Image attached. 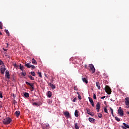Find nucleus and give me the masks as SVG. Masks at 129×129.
<instances>
[{
    "label": "nucleus",
    "mask_w": 129,
    "mask_h": 129,
    "mask_svg": "<svg viewBox=\"0 0 129 129\" xmlns=\"http://www.w3.org/2000/svg\"><path fill=\"white\" fill-rule=\"evenodd\" d=\"M12 122V118L10 117H7L3 120V123L4 124H9Z\"/></svg>",
    "instance_id": "nucleus-1"
},
{
    "label": "nucleus",
    "mask_w": 129,
    "mask_h": 129,
    "mask_svg": "<svg viewBox=\"0 0 129 129\" xmlns=\"http://www.w3.org/2000/svg\"><path fill=\"white\" fill-rule=\"evenodd\" d=\"M89 70L92 71V73H95V68L92 64H89Z\"/></svg>",
    "instance_id": "nucleus-2"
},
{
    "label": "nucleus",
    "mask_w": 129,
    "mask_h": 129,
    "mask_svg": "<svg viewBox=\"0 0 129 129\" xmlns=\"http://www.w3.org/2000/svg\"><path fill=\"white\" fill-rule=\"evenodd\" d=\"M25 83L27 84V85H29V86H30V89H31V91H34L35 90V86H34V83L31 84L28 82H25Z\"/></svg>",
    "instance_id": "nucleus-3"
},
{
    "label": "nucleus",
    "mask_w": 129,
    "mask_h": 129,
    "mask_svg": "<svg viewBox=\"0 0 129 129\" xmlns=\"http://www.w3.org/2000/svg\"><path fill=\"white\" fill-rule=\"evenodd\" d=\"M105 91L107 94H111V89L108 86H106L105 87Z\"/></svg>",
    "instance_id": "nucleus-4"
},
{
    "label": "nucleus",
    "mask_w": 129,
    "mask_h": 129,
    "mask_svg": "<svg viewBox=\"0 0 129 129\" xmlns=\"http://www.w3.org/2000/svg\"><path fill=\"white\" fill-rule=\"evenodd\" d=\"M118 113L120 116H123V110L121 108V107H119L118 109Z\"/></svg>",
    "instance_id": "nucleus-5"
},
{
    "label": "nucleus",
    "mask_w": 129,
    "mask_h": 129,
    "mask_svg": "<svg viewBox=\"0 0 129 129\" xmlns=\"http://www.w3.org/2000/svg\"><path fill=\"white\" fill-rule=\"evenodd\" d=\"M125 104L126 105L127 107H129V97H127L125 98Z\"/></svg>",
    "instance_id": "nucleus-6"
},
{
    "label": "nucleus",
    "mask_w": 129,
    "mask_h": 129,
    "mask_svg": "<svg viewBox=\"0 0 129 129\" xmlns=\"http://www.w3.org/2000/svg\"><path fill=\"white\" fill-rule=\"evenodd\" d=\"M99 109H100V103L98 102L96 105V110L97 112H99Z\"/></svg>",
    "instance_id": "nucleus-7"
},
{
    "label": "nucleus",
    "mask_w": 129,
    "mask_h": 129,
    "mask_svg": "<svg viewBox=\"0 0 129 129\" xmlns=\"http://www.w3.org/2000/svg\"><path fill=\"white\" fill-rule=\"evenodd\" d=\"M63 114H64L66 117H67V118H69V117H70V114L69 113V112L66 111L63 112Z\"/></svg>",
    "instance_id": "nucleus-8"
},
{
    "label": "nucleus",
    "mask_w": 129,
    "mask_h": 129,
    "mask_svg": "<svg viewBox=\"0 0 129 129\" xmlns=\"http://www.w3.org/2000/svg\"><path fill=\"white\" fill-rule=\"evenodd\" d=\"M89 100L92 106H93V107H94V102H93V100L91 97H89Z\"/></svg>",
    "instance_id": "nucleus-9"
},
{
    "label": "nucleus",
    "mask_w": 129,
    "mask_h": 129,
    "mask_svg": "<svg viewBox=\"0 0 129 129\" xmlns=\"http://www.w3.org/2000/svg\"><path fill=\"white\" fill-rule=\"evenodd\" d=\"M123 124L124 126H121L122 128H123V129L129 128V125L128 124H127L125 123H123Z\"/></svg>",
    "instance_id": "nucleus-10"
},
{
    "label": "nucleus",
    "mask_w": 129,
    "mask_h": 129,
    "mask_svg": "<svg viewBox=\"0 0 129 129\" xmlns=\"http://www.w3.org/2000/svg\"><path fill=\"white\" fill-rule=\"evenodd\" d=\"M89 121H90V122H91L92 123H94V122H95V119L92 117H89Z\"/></svg>",
    "instance_id": "nucleus-11"
},
{
    "label": "nucleus",
    "mask_w": 129,
    "mask_h": 129,
    "mask_svg": "<svg viewBox=\"0 0 129 129\" xmlns=\"http://www.w3.org/2000/svg\"><path fill=\"white\" fill-rule=\"evenodd\" d=\"M5 76L7 77V78H8V79H10V73L9 72L8 70L6 71Z\"/></svg>",
    "instance_id": "nucleus-12"
},
{
    "label": "nucleus",
    "mask_w": 129,
    "mask_h": 129,
    "mask_svg": "<svg viewBox=\"0 0 129 129\" xmlns=\"http://www.w3.org/2000/svg\"><path fill=\"white\" fill-rule=\"evenodd\" d=\"M7 70V69L6 68H1V74H5V72Z\"/></svg>",
    "instance_id": "nucleus-13"
},
{
    "label": "nucleus",
    "mask_w": 129,
    "mask_h": 129,
    "mask_svg": "<svg viewBox=\"0 0 129 129\" xmlns=\"http://www.w3.org/2000/svg\"><path fill=\"white\" fill-rule=\"evenodd\" d=\"M48 85H49V86H50V87H51L52 89H55V88H56V86H55V85H53V84L51 83H49L48 84Z\"/></svg>",
    "instance_id": "nucleus-14"
},
{
    "label": "nucleus",
    "mask_w": 129,
    "mask_h": 129,
    "mask_svg": "<svg viewBox=\"0 0 129 129\" xmlns=\"http://www.w3.org/2000/svg\"><path fill=\"white\" fill-rule=\"evenodd\" d=\"M15 114H16L17 117H19L20 116V115L21 114V112H20V111H16L15 112Z\"/></svg>",
    "instance_id": "nucleus-15"
},
{
    "label": "nucleus",
    "mask_w": 129,
    "mask_h": 129,
    "mask_svg": "<svg viewBox=\"0 0 129 129\" xmlns=\"http://www.w3.org/2000/svg\"><path fill=\"white\" fill-rule=\"evenodd\" d=\"M82 81L83 82H84V83H86V84H87V83H88V81L87 80V79H86V78H82Z\"/></svg>",
    "instance_id": "nucleus-16"
},
{
    "label": "nucleus",
    "mask_w": 129,
    "mask_h": 129,
    "mask_svg": "<svg viewBox=\"0 0 129 129\" xmlns=\"http://www.w3.org/2000/svg\"><path fill=\"white\" fill-rule=\"evenodd\" d=\"M31 64H30V63H27L26 62L25 64V67H27V68H31Z\"/></svg>",
    "instance_id": "nucleus-17"
},
{
    "label": "nucleus",
    "mask_w": 129,
    "mask_h": 129,
    "mask_svg": "<svg viewBox=\"0 0 129 129\" xmlns=\"http://www.w3.org/2000/svg\"><path fill=\"white\" fill-rule=\"evenodd\" d=\"M24 95L25 97H26V98H28V97H30V94H29V93L25 92L24 93Z\"/></svg>",
    "instance_id": "nucleus-18"
},
{
    "label": "nucleus",
    "mask_w": 129,
    "mask_h": 129,
    "mask_svg": "<svg viewBox=\"0 0 129 129\" xmlns=\"http://www.w3.org/2000/svg\"><path fill=\"white\" fill-rule=\"evenodd\" d=\"M96 86H97L98 89H100V85L99 84V82H96Z\"/></svg>",
    "instance_id": "nucleus-19"
},
{
    "label": "nucleus",
    "mask_w": 129,
    "mask_h": 129,
    "mask_svg": "<svg viewBox=\"0 0 129 129\" xmlns=\"http://www.w3.org/2000/svg\"><path fill=\"white\" fill-rule=\"evenodd\" d=\"M47 96L48 97H51L52 96V92L50 91H48L47 92Z\"/></svg>",
    "instance_id": "nucleus-20"
},
{
    "label": "nucleus",
    "mask_w": 129,
    "mask_h": 129,
    "mask_svg": "<svg viewBox=\"0 0 129 129\" xmlns=\"http://www.w3.org/2000/svg\"><path fill=\"white\" fill-rule=\"evenodd\" d=\"M104 111L106 113H108V112L107 111V106L104 107Z\"/></svg>",
    "instance_id": "nucleus-21"
},
{
    "label": "nucleus",
    "mask_w": 129,
    "mask_h": 129,
    "mask_svg": "<svg viewBox=\"0 0 129 129\" xmlns=\"http://www.w3.org/2000/svg\"><path fill=\"white\" fill-rule=\"evenodd\" d=\"M32 63H33L34 65H36V64H37V61L35 60V58H32Z\"/></svg>",
    "instance_id": "nucleus-22"
},
{
    "label": "nucleus",
    "mask_w": 129,
    "mask_h": 129,
    "mask_svg": "<svg viewBox=\"0 0 129 129\" xmlns=\"http://www.w3.org/2000/svg\"><path fill=\"white\" fill-rule=\"evenodd\" d=\"M75 115L76 117H78V111L77 110H76L75 111Z\"/></svg>",
    "instance_id": "nucleus-23"
},
{
    "label": "nucleus",
    "mask_w": 129,
    "mask_h": 129,
    "mask_svg": "<svg viewBox=\"0 0 129 129\" xmlns=\"http://www.w3.org/2000/svg\"><path fill=\"white\" fill-rule=\"evenodd\" d=\"M24 66H22L21 64H20V70H21V71H23V70H24Z\"/></svg>",
    "instance_id": "nucleus-24"
},
{
    "label": "nucleus",
    "mask_w": 129,
    "mask_h": 129,
    "mask_svg": "<svg viewBox=\"0 0 129 129\" xmlns=\"http://www.w3.org/2000/svg\"><path fill=\"white\" fill-rule=\"evenodd\" d=\"M28 77L31 80H35V78L33 77L32 76H29Z\"/></svg>",
    "instance_id": "nucleus-25"
},
{
    "label": "nucleus",
    "mask_w": 129,
    "mask_h": 129,
    "mask_svg": "<svg viewBox=\"0 0 129 129\" xmlns=\"http://www.w3.org/2000/svg\"><path fill=\"white\" fill-rule=\"evenodd\" d=\"M30 74L32 76H36V74L35 73V72H31Z\"/></svg>",
    "instance_id": "nucleus-26"
},
{
    "label": "nucleus",
    "mask_w": 129,
    "mask_h": 129,
    "mask_svg": "<svg viewBox=\"0 0 129 129\" xmlns=\"http://www.w3.org/2000/svg\"><path fill=\"white\" fill-rule=\"evenodd\" d=\"M86 110L88 114H90V109L87 108Z\"/></svg>",
    "instance_id": "nucleus-27"
},
{
    "label": "nucleus",
    "mask_w": 129,
    "mask_h": 129,
    "mask_svg": "<svg viewBox=\"0 0 129 129\" xmlns=\"http://www.w3.org/2000/svg\"><path fill=\"white\" fill-rule=\"evenodd\" d=\"M98 117L99 118H101V117H102V114L99 113L98 115Z\"/></svg>",
    "instance_id": "nucleus-28"
},
{
    "label": "nucleus",
    "mask_w": 129,
    "mask_h": 129,
    "mask_svg": "<svg viewBox=\"0 0 129 129\" xmlns=\"http://www.w3.org/2000/svg\"><path fill=\"white\" fill-rule=\"evenodd\" d=\"M75 126L76 129H79V127L78 126V125L77 124V123H75Z\"/></svg>",
    "instance_id": "nucleus-29"
},
{
    "label": "nucleus",
    "mask_w": 129,
    "mask_h": 129,
    "mask_svg": "<svg viewBox=\"0 0 129 129\" xmlns=\"http://www.w3.org/2000/svg\"><path fill=\"white\" fill-rule=\"evenodd\" d=\"M37 74L39 75V77L42 78V73L41 72H38Z\"/></svg>",
    "instance_id": "nucleus-30"
},
{
    "label": "nucleus",
    "mask_w": 129,
    "mask_h": 129,
    "mask_svg": "<svg viewBox=\"0 0 129 129\" xmlns=\"http://www.w3.org/2000/svg\"><path fill=\"white\" fill-rule=\"evenodd\" d=\"M110 109L111 110V113L112 115L113 116V109H112V108H111V107L110 108Z\"/></svg>",
    "instance_id": "nucleus-31"
},
{
    "label": "nucleus",
    "mask_w": 129,
    "mask_h": 129,
    "mask_svg": "<svg viewBox=\"0 0 129 129\" xmlns=\"http://www.w3.org/2000/svg\"><path fill=\"white\" fill-rule=\"evenodd\" d=\"M5 32H6V34H7V35H8V36L10 35V32H9V30H8V29H6V30H5Z\"/></svg>",
    "instance_id": "nucleus-32"
},
{
    "label": "nucleus",
    "mask_w": 129,
    "mask_h": 129,
    "mask_svg": "<svg viewBox=\"0 0 129 129\" xmlns=\"http://www.w3.org/2000/svg\"><path fill=\"white\" fill-rule=\"evenodd\" d=\"M115 119H116V120H117V121H120V119L117 117H115Z\"/></svg>",
    "instance_id": "nucleus-33"
},
{
    "label": "nucleus",
    "mask_w": 129,
    "mask_h": 129,
    "mask_svg": "<svg viewBox=\"0 0 129 129\" xmlns=\"http://www.w3.org/2000/svg\"><path fill=\"white\" fill-rule=\"evenodd\" d=\"M0 29H3V23L0 22Z\"/></svg>",
    "instance_id": "nucleus-34"
},
{
    "label": "nucleus",
    "mask_w": 129,
    "mask_h": 129,
    "mask_svg": "<svg viewBox=\"0 0 129 129\" xmlns=\"http://www.w3.org/2000/svg\"><path fill=\"white\" fill-rule=\"evenodd\" d=\"M74 90H76V91H77L78 90V88H77V86H76L74 87Z\"/></svg>",
    "instance_id": "nucleus-35"
},
{
    "label": "nucleus",
    "mask_w": 129,
    "mask_h": 129,
    "mask_svg": "<svg viewBox=\"0 0 129 129\" xmlns=\"http://www.w3.org/2000/svg\"><path fill=\"white\" fill-rule=\"evenodd\" d=\"M33 105H36V106H39V104L38 103L34 102L33 103Z\"/></svg>",
    "instance_id": "nucleus-36"
},
{
    "label": "nucleus",
    "mask_w": 129,
    "mask_h": 129,
    "mask_svg": "<svg viewBox=\"0 0 129 129\" xmlns=\"http://www.w3.org/2000/svg\"><path fill=\"white\" fill-rule=\"evenodd\" d=\"M44 125H45V126L46 127H49V126H50V125H49V124L48 123H45V124H44Z\"/></svg>",
    "instance_id": "nucleus-37"
},
{
    "label": "nucleus",
    "mask_w": 129,
    "mask_h": 129,
    "mask_svg": "<svg viewBox=\"0 0 129 129\" xmlns=\"http://www.w3.org/2000/svg\"><path fill=\"white\" fill-rule=\"evenodd\" d=\"M93 98L94 99H96V95L95 94H93Z\"/></svg>",
    "instance_id": "nucleus-38"
},
{
    "label": "nucleus",
    "mask_w": 129,
    "mask_h": 129,
    "mask_svg": "<svg viewBox=\"0 0 129 129\" xmlns=\"http://www.w3.org/2000/svg\"><path fill=\"white\" fill-rule=\"evenodd\" d=\"M31 67L32 68V69H35L36 68V67H35V66H33L31 64Z\"/></svg>",
    "instance_id": "nucleus-39"
},
{
    "label": "nucleus",
    "mask_w": 129,
    "mask_h": 129,
    "mask_svg": "<svg viewBox=\"0 0 129 129\" xmlns=\"http://www.w3.org/2000/svg\"><path fill=\"white\" fill-rule=\"evenodd\" d=\"M22 75H23V76H26V72L24 73H22Z\"/></svg>",
    "instance_id": "nucleus-40"
},
{
    "label": "nucleus",
    "mask_w": 129,
    "mask_h": 129,
    "mask_svg": "<svg viewBox=\"0 0 129 129\" xmlns=\"http://www.w3.org/2000/svg\"><path fill=\"white\" fill-rule=\"evenodd\" d=\"M3 64H4V62L0 59V65H3Z\"/></svg>",
    "instance_id": "nucleus-41"
},
{
    "label": "nucleus",
    "mask_w": 129,
    "mask_h": 129,
    "mask_svg": "<svg viewBox=\"0 0 129 129\" xmlns=\"http://www.w3.org/2000/svg\"><path fill=\"white\" fill-rule=\"evenodd\" d=\"M78 97L79 99H80V100H81V99H82V98H81V96L80 95H79L78 96Z\"/></svg>",
    "instance_id": "nucleus-42"
},
{
    "label": "nucleus",
    "mask_w": 129,
    "mask_h": 129,
    "mask_svg": "<svg viewBox=\"0 0 129 129\" xmlns=\"http://www.w3.org/2000/svg\"><path fill=\"white\" fill-rule=\"evenodd\" d=\"M3 49L4 50V51H5V52H8V49L3 48Z\"/></svg>",
    "instance_id": "nucleus-43"
},
{
    "label": "nucleus",
    "mask_w": 129,
    "mask_h": 129,
    "mask_svg": "<svg viewBox=\"0 0 129 129\" xmlns=\"http://www.w3.org/2000/svg\"><path fill=\"white\" fill-rule=\"evenodd\" d=\"M0 98H3V94L0 92Z\"/></svg>",
    "instance_id": "nucleus-44"
},
{
    "label": "nucleus",
    "mask_w": 129,
    "mask_h": 129,
    "mask_svg": "<svg viewBox=\"0 0 129 129\" xmlns=\"http://www.w3.org/2000/svg\"><path fill=\"white\" fill-rule=\"evenodd\" d=\"M77 100V99L76 98H75L74 99H73V102H75V101H76Z\"/></svg>",
    "instance_id": "nucleus-45"
},
{
    "label": "nucleus",
    "mask_w": 129,
    "mask_h": 129,
    "mask_svg": "<svg viewBox=\"0 0 129 129\" xmlns=\"http://www.w3.org/2000/svg\"><path fill=\"white\" fill-rule=\"evenodd\" d=\"M106 96H103L102 97H101V99H104V98H105Z\"/></svg>",
    "instance_id": "nucleus-46"
},
{
    "label": "nucleus",
    "mask_w": 129,
    "mask_h": 129,
    "mask_svg": "<svg viewBox=\"0 0 129 129\" xmlns=\"http://www.w3.org/2000/svg\"><path fill=\"white\" fill-rule=\"evenodd\" d=\"M9 43H7V46H6V48H8L9 47Z\"/></svg>",
    "instance_id": "nucleus-47"
},
{
    "label": "nucleus",
    "mask_w": 129,
    "mask_h": 129,
    "mask_svg": "<svg viewBox=\"0 0 129 129\" xmlns=\"http://www.w3.org/2000/svg\"><path fill=\"white\" fill-rule=\"evenodd\" d=\"M104 103L105 105H107V103L106 101H104Z\"/></svg>",
    "instance_id": "nucleus-48"
},
{
    "label": "nucleus",
    "mask_w": 129,
    "mask_h": 129,
    "mask_svg": "<svg viewBox=\"0 0 129 129\" xmlns=\"http://www.w3.org/2000/svg\"><path fill=\"white\" fill-rule=\"evenodd\" d=\"M42 128L43 129H46V127H45V125L44 124V125L42 126Z\"/></svg>",
    "instance_id": "nucleus-49"
},
{
    "label": "nucleus",
    "mask_w": 129,
    "mask_h": 129,
    "mask_svg": "<svg viewBox=\"0 0 129 129\" xmlns=\"http://www.w3.org/2000/svg\"><path fill=\"white\" fill-rule=\"evenodd\" d=\"M14 66L15 67H18V65L17 64V63H15Z\"/></svg>",
    "instance_id": "nucleus-50"
},
{
    "label": "nucleus",
    "mask_w": 129,
    "mask_h": 129,
    "mask_svg": "<svg viewBox=\"0 0 129 129\" xmlns=\"http://www.w3.org/2000/svg\"><path fill=\"white\" fill-rule=\"evenodd\" d=\"M89 115H91L92 116H93V115H94V114H92V113H90V114H89Z\"/></svg>",
    "instance_id": "nucleus-51"
},
{
    "label": "nucleus",
    "mask_w": 129,
    "mask_h": 129,
    "mask_svg": "<svg viewBox=\"0 0 129 129\" xmlns=\"http://www.w3.org/2000/svg\"><path fill=\"white\" fill-rule=\"evenodd\" d=\"M77 94H78V95L79 96V95H80V94H79V92H77Z\"/></svg>",
    "instance_id": "nucleus-52"
},
{
    "label": "nucleus",
    "mask_w": 129,
    "mask_h": 129,
    "mask_svg": "<svg viewBox=\"0 0 129 129\" xmlns=\"http://www.w3.org/2000/svg\"><path fill=\"white\" fill-rule=\"evenodd\" d=\"M44 76H45V77H47V74H44Z\"/></svg>",
    "instance_id": "nucleus-53"
},
{
    "label": "nucleus",
    "mask_w": 129,
    "mask_h": 129,
    "mask_svg": "<svg viewBox=\"0 0 129 129\" xmlns=\"http://www.w3.org/2000/svg\"><path fill=\"white\" fill-rule=\"evenodd\" d=\"M2 35H3V33H2V32L0 31V36H2Z\"/></svg>",
    "instance_id": "nucleus-54"
},
{
    "label": "nucleus",
    "mask_w": 129,
    "mask_h": 129,
    "mask_svg": "<svg viewBox=\"0 0 129 129\" xmlns=\"http://www.w3.org/2000/svg\"><path fill=\"white\" fill-rule=\"evenodd\" d=\"M111 101H113V100H112V99H110Z\"/></svg>",
    "instance_id": "nucleus-55"
},
{
    "label": "nucleus",
    "mask_w": 129,
    "mask_h": 129,
    "mask_svg": "<svg viewBox=\"0 0 129 129\" xmlns=\"http://www.w3.org/2000/svg\"><path fill=\"white\" fill-rule=\"evenodd\" d=\"M128 114H129V112H128Z\"/></svg>",
    "instance_id": "nucleus-56"
}]
</instances>
